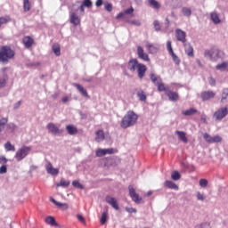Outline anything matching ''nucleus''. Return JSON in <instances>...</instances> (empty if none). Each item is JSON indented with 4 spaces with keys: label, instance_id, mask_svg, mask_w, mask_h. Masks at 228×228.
<instances>
[{
    "label": "nucleus",
    "instance_id": "1",
    "mask_svg": "<svg viewBox=\"0 0 228 228\" xmlns=\"http://www.w3.org/2000/svg\"><path fill=\"white\" fill-rule=\"evenodd\" d=\"M127 69L130 72H137L139 79H143L145 72H147V66L145 64L138 62L136 59H131L128 61Z\"/></svg>",
    "mask_w": 228,
    "mask_h": 228
},
{
    "label": "nucleus",
    "instance_id": "2",
    "mask_svg": "<svg viewBox=\"0 0 228 228\" xmlns=\"http://www.w3.org/2000/svg\"><path fill=\"white\" fill-rule=\"evenodd\" d=\"M15 57V51L12 50L10 46H2L0 48V63L6 65L10 60Z\"/></svg>",
    "mask_w": 228,
    "mask_h": 228
},
{
    "label": "nucleus",
    "instance_id": "3",
    "mask_svg": "<svg viewBox=\"0 0 228 228\" xmlns=\"http://www.w3.org/2000/svg\"><path fill=\"white\" fill-rule=\"evenodd\" d=\"M136 120H138V115L134 113V111L129 110L121 121V127H123V129H127V127L134 126Z\"/></svg>",
    "mask_w": 228,
    "mask_h": 228
},
{
    "label": "nucleus",
    "instance_id": "4",
    "mask_svg": "<svg viewBox=\"0 0 228 228\" xmlns=\"http://www.w3.org/2000/svg\"><path fill=\"white\" fill-rule=\"evenodd\" d=\"M205 57L209 58L212 61H216V58H224L225 53L224 51L218 49L217 47L211 48L210 50H206Z\"/></svg>",
    "mask_w": 228,
    "mask_h": 228
},
{
    "label": "nucleus",
    "instance_id": "5",
    "mask_svg": "<svg viewBox=\"0 0 228 228\" xmlns=\"http://www.w3.org/2000/svg\"><path fill=\"white\" fill-rule=\"evenodd\" d=\"M30 153L31 147L23 145L16 151L14 159H16V161L18 162H20L22 161V159H26V158H28V156H29Z\"/></svg>",
    "mask_w": 228,
    "mask_h": 228
},
{
    "label": "nucleus",
    "instance_id": "6",
    "mask_svg": "<svg viewBox=\"0 0 228 228\" xmlns=\"http://www.w3.org/2000/svg\"><path fill=\"white\" fill-rule=\"evenodd\" d=\"M228 115V109L227 107L219 108L213 115L215 120L220 122V120H224L225 117Z\"/></svg>",
    "mask_w": 228,
    "mask_h": 228
},
{
    "label": "nucleus",
    "instance_id": "7",
    "mask_svg": "<svg viewBox=\"0 0 228 228\" xmlns=\"http://www.w3.org/2000/svg\"><path fill=\"white\" fill-rule=\"evenodd\" d=\"M167 52L169 53L171 58H172L174 63H175V65H179L181 63V60L174 53V49H172V41H167Z\"/></svg>",
    "mask_w": 228,
    "mask_h": 228
},
{
    "label": "nucleus",
    "instance_id": "8",
    "mask_svg": "<svg viewBox=\"0 0 228 228\" xmlns=\"http://www.w3.org/2000/svg\"><path fill=\"white\" fill-rule=\"evenodd\" d=\"M8 68H3L0 70V88H4L6 86V82L8 81V75L6 71Z\"/></svg>",
    "mask_w": 228,
    "mask_h": 228
},
{
    "label": "nucleus",
    "instance_id": "9",
    "mask_svg": "<svg viewBox=\"0 0 228 228\" xmlns=\"http://www.w3.org/2000/svg\"><path fill=\"white\" fill-rule=\"evenodd\" d=\"M128 190H129V195L132 200L135 202V204H142V198L140 197V195H138V193H136V191H134V188L129 185Z\"/></svg>",
    "mask_w": 228,
    "mask_h": 228
},
{
    "label": "nucleus",
    "instance_id": "10",
    "mask_svg": "<svg viewBox=\"0 0 228 228\" xmlns=\"http://www.w3.org/2000/svg\"><path fill=\"white\" fill-rule=\"evenodd\" d=\"M69 22L73 24V26H79L81 24V19L75 12H69Z\"/></svg>",
    "mask_w": 228,
    "mask_h": 228
},
{
    "label": "nucleus",
    "instance_id": "11",
    "mask_svg": "<svg viewBox=\"0 0 228 228\" xmlns=\"http://www.w3.org/2000/svg\"><path fill=\"white\" fill-rule=\"evenodd\" d=\"M46 129L48 130V133H51V134H61V130L60 127L56 126L54 123H48Z\"/></svg>",
    "mask_w": 228,
    "mask_h": 228
},
{
    "label": "nucleus",
    "instance_id": "12",
    "mask_svg": "<svg viewBox=\"0 0 228 228\" xmlns=\"http://www.w3.org/2000/svg\"><path fill=\"white\" fill-rule=\"evenodd\" d=\"M175 37L178 42H182V44H186V32H184L181 28H176Z\"/></svg>",
    "mask_w": 228,
    "mask_h": 228
},
{
    "label": "nucleus",
    "instance_id": "13",
    "mask_svg": "<svg viewBox=\"0 0 228 228\" xmlns=\"http://www.w3.org/2000/svg\"><path fill=\"white\" fill-rule=\"evenodd\" d=\"M105 201L107 202V204L111 206L113 209H116V211H118L119 208H118V202L117 201V199L111 196H106Z\"/></svg>",
    "mask_w": 228,
    "mask_h": 228
},
{
    "label": "nucleus",
    "instance_id": "14",
    "mask_svg": "<svg viewBox=\"0 0 228 228\" xmlns=\"http://www.w3.org/2000/svg\"><path fill=\"white\" fill-rule=\"evenodd\" d=\"M175 134H176L180 142L183 143H188V134L184 131L176 130Z\"/></svg>",
    "mask_w": 228,
    "mask_h": 228
},
{
    "label": "nucleus",
    "instance_id": "15",
    "mask_svg": "<svg viewBox=\"0 0 228 228\" xmlns=\"http://www.w3.org/2000/svg\"><path fill=\"white\" fill-rule=\"evenodd\" d=\"M45 170L47 174H50V175H58V174H60V169L54 168L51 162L47 163V165L45 166Z\"/></svg>",
    "mask_w": 228,
    "mask_h": 228
},
{
    "label": "nucleus",
    "instance_id": "16",
    "mask_svg": "<svg viewBox=\"0 0 228 228\" xmlns=\"http://www.w3.org/2000/svg\"><path fill=\"white\" fill-rule=\"evenodd\" d=\"M145 48L150 53V54H156V53H158V51H159V47H158L157 45L151 44L149 42L145 43Z\"/></svg>",
    "mask_w": 228,
    "mask_h": 228
},
{
    "label": "nucleus",
    "instance_id": "17",
    "mask_svg": "<svg viewBox=\"0 0 228 228\" xmlns=\"http://www.w3.org/2000/svg\"><path fill=\"white\" fill-rule=\"evenodd\" d=\"M137 55L138 58L143 60L144 61H149L151 59L149 58V54H147L142 46L137 47Z\"/></svg>",
    "mask_w": 228,
    "mask_h": 228
},
{
    "label": "nucleus",
    "instance_id": "18",
    "mask_svg": "<svg viewBox=\"0 0 228 228\" xmlns=\"http://www.w3.org/2000/svg\"><path fill=\"white\" fill-rule=\"evenodd\" d=\"M210 20H212L213 24H221L222 19L220 18V13L216 12H210Z\"/></svg>",
    "mask_w": 228,
    "mask_h": 228
},
{
    "label": "nucleus",
    "instance_id": "19",
    "mask_svg": "<svg viewBox=\"0 0 228 228\" xmlns=\"http://www.w3.org/2000/svg\"><path fill=\"white\" fill-rule=\"evenodd\" d=\"M215 95H216V94L213 91H205L201 93L200 97L202 101H209V99H214Z\"/></svg>",
    "mask_w": 228,
    "mask_h": 228
},
{
    "label": "nucleus",
    "instance_id": "20",
    "mask_svg": "<svg viewBox=\"0 0 228 228\" xmlns=\"http://www.w3.org/2000/svg\"><path fill=\"white\" fill-rule=\"evenodd\" d=\"M106 154H113V149H98L96 151V156L98 158H102V156H106Z\"/></svg>",
    "mask_w": 228,
    "mask_h": 228
},
{
    "label": "nucleus",
    "instance_id": "21",
    "mask_svg": "<svg viewBox=\"0 0 228 228\" xmlns=\"http://www.w3.org/2000/svg\"><path fill=\"white\" fill-rule=\"evenodd\" d=\"M216 70L219 72H228V61L218 63L216 66Z\"/></svg>",
    "mask_w": 228,
    "mask_h": 228
},
{
    "label": "nucleus",
    "instance_id": "22",
    "mask_svg": "<svg viewBox=\"0 0 228 228\" xmlns=\"http://www.w3.org/2000/svg\"><path fill=\"white\" fill-rule=\"evenodd\" d=\"M166 94H167L169 101H171L172 102H175L179 101V94L177 93L170 91V89H169L167 91Z\"/></svg>",
    "mask_w": 228,
    "mask_h": 228
},
{
    "label": "nucleus",
    "instance_id": "23",
    "mask_svg": "<svg viewBox=\"0 0 228 228\" xmlns=\"http://www.w3.org/2000/svg\"><path fill=\"white\" fill-rule=\"evenodd\" d=\"M73 86H75V88L78 90L79 94H81L83 97L90 98V96L88 95V92L86 91V89H85V87H83V86L74 83Z\"/></svg>",
    "mask_w": 228,
    "mask_h": 228
},
{
    "label": "nucleus",
    "instance_id": "24",
    "mask_svg": "<svg viewBox=\"0 0 228 228\" xmlns=\"http://www.w3.org/2000/svg\"><path fill=\"white\" fill-rule=\"evenodd\" d=\"M45 222L47 225H51V227H58L59 225L58 223H56V219L52 216H46Z\"/></svg>",
    "mask_w": 228,
    "mask_h": 228
},
{
    "label": "nucleus",
    "instance_id": "25",
    "mask_svg": "<svg viewBox=\"0 0 228 228\" xmlns=\"http://www.w3.org/2000/svg\"><path fill=\"white\" fill-rule=\"evenodd\" d=\"M104 138H106V135H104V131L98 130L95 133V142L98 143H101V142H104Z\"/></svg>",
    "mask_w": 228,
    "mask_h": 228
},
{
    "label": "nucleus",
    "instance_id": "26",
    "mask_svg": "<svg viewBox=\"0 0 228 228\" xmlns=\"http://www.w3.org/2000/svg\"><path fill=\"white\" fill-rule=\"evenodd\" d=\"M184 51L187 56L193 58V46H191V45H190L189 43H184Z\"/></svg>",
    "mask_w": 228,
    "mask_h": 228
},
{
    "label": "nucleus",
    "instance_id": "27",
    "mask_svg": "<svg viewBox=\"0 0 228 228\" xmlns=\"http://www.w3.org/2000/svg\"><path fill=\"white\" fill-rule=\"evenodd\" d=\"M164 186H166V188H169V190H175V191L179 190V186H177V184H175V183L169 181V180H167L164 183Z\"/></svg>",
    "mask_w": 228,
    "mask_h": 228
},
{
    "label": "nucleus",
    "instance_id": "28",
    "mask_svg": "<svg viewBox=\"0 0 228 228\" xmlns=\"http://www.w3.org/2000/svg\"><path fill=\"white\" fill-rule=\"evenodd\" d=\"M150 77H151L152 83L156 85V86H158V85L163 81L161 79V77L156 76V74H154V73H151Z\"/></svg>",
    "mask_w": 228,
    "mask_h": 228
},
{
    "label": "nucleus",
    "instance_id": "29",
    "mask_svg": "<svg viewBox=\"0 0 228 228\" xmlns=\"http://www.w3.org/2000/svg\"><path fill=\"white\" fill-rule=\"evenodd\" d=\"M66 131L68 132V134H69L71 136H73V134H77V127H76L73 125H68L66 126Z\"/></svg>",
    "mask_w": 228,
    "mask_h": 228
},
{
    "label": "nucleus",
    "instance_id": "30",
    "mask_svg": "<svg viewBox=\"0 0 228 228\" xmlns=\"http://www.w3.org/2000/svg\"><path fill=\"white\" fill-rule=\"evenodd\" d=\"M228 102V87L223 89L222 94H221V102L222 104H225V102Z\"/></svg>",
    "mask_w": 228,
    "mask_h": 228
},
{
    "label": "nucleus",
    "instance_id": "31",
    "mask_svg": "<svg viewBox=\"0 0 228 228\" xmlns=\"http://www.w3.org/2000/svg\"><path fill=\"white\" fill-rule=\"evenodd\" d=\"M149 6L153 8L154 10H159L161 8V4L157 0H148Z\"/></svg>",
    "mask_w": 228,
    "mask_h": 228
},
{
    "label": "nucleus",
    "instance_id": "32",
    "mask_svg": "<svg viewBox=\"0 0 228 228\" xmlns=\"http://www.w3.org/2000/svg\"><path fill=\"white\" fill-rule=\"evenodd\" d=\"M195 113H197V110L194 108L182 111V115H184V117H191V115H195Z\"/></svg>",
    "mask_w": 228,
    "mask_h": 228
},
{
    "label": "nucleus",
    "instance_id": "33",
    "mask_svg": "<svg viewBox=\"0 0 228 228\" xmlns=\"http://www.w3.org/2000/svg\"><path fill=\"white\" fill-rule=\"evenodd\" d=\"M23 44L25 47H31L33 45V38H31L30 37H25L23 38Z\"/></svg>",
    "mask_w": 228,
    "mask_h": 228
},
{
    "label": "nucleus",
    "instance_id": "34",
    "mask_svg": "<svg viewBox=\"0 0 228 228\" xmlns=\"http://www.w3.org/2000/svg\"><path fill=\"white\" fill-rule=\"evenodd\" d=\"M70 182L64 179H61L60 183H56L57 188H68Z\"/></svg>",
    "mask_w": 228,
    "mask_h": 228
},
{
    "label": "nucleus",
    "instance_id": "35",
    "mask_svg": "<svg viewBox=\"0 0 228 228\" xmlns=\"http://www.w3.org/2000/svg\"><path fill=\"white\" fill-rule=\"evenodd\" d=\"M182 13L183 17H191V9L190 7H183Z\"/></svg>",
    "mask_w": 228,
    "mask_h": 228
},
{
    "label": "nucleus",
    "instance_id": "36",
    "mask_svg": "<svg viewBox=\"0 0 228 228\" xmlns=\"http://www.w3.org/2000/svg\"><path fill=\"white\" fill-rule=\"evenodd\" d=\"M4 149H5V151H6L7 152H10V151L15 152V146L12 145V143L10 142H5V144H4Z\"/></svg>",
    "mask_w": 228,
    "mask_h": 228
},
{
    "label": "nucleus",
    "instance_id": "37",
    "mask_svg": "<svg viewBox=\"0 0 228 228\" xmlns=\"http://www.w3.org/2000/svg\"><path fill=\"white\" fill-rule=\"evenodd\" d=\"M6 124H8V118H3L0 119V133H3V131H4Z\"/></svg>",
    "mask_w": 228,
    "mask_h": 228
},
{
    "label": "nucleus",
    "instance_id": "38",
    "mask_svg": "<svg viewBox=\"0 0 228 228\" xmlns=\"http://www.w3.org/2000/svg\"><path fill=\"white\" fill-rule=\"evenodd\" d=\"M137 97L139 98V100H141L142 102H145V101H147V95H145V92L143 91H139L137 93Z\"/></svg>",
    "mask_w": 228,
    "mask_h": 228
},
{
    "label": "nucleus",
    "instance_id": "39",
    "mask_svg": "<svg viewBox=\"0 0 228 228\" xmlns=\"http://www.w3.org/2000/svg\"><path fill=\"white\" fill-rule=\"evenodd\" d=\"M157 86L159 92H166L167 94V92H168L169 90L168 88H167V86H165V84H163V80L159 85H157Z\"/></svg>",
    "mask_w": 228,
    "mask_h": 228
},
{
    "label": "nucleus",
    "instance_id": "40",
    "mask_svg": "<svg viewBox=\"0 0 228 228\" xmlns=\"http://www.w3.org/2000/svg\"><path fill=\"white\" fill-rule=\"evenodd\" d=\"M171 179H173V181H179L181 179V174L177 171H173L171 174Z\"/></svg>",
    "mask_w": 228,
    "mask_h": 228
},
{
    "label": "nucleus",
    "instance_id": "41",
    "mask_svg": "<svg viewBox=\"0 0 228 228\" xmlns=\"http://www.w3.org/2000/svg\"><path fill=\"white\" fill-rule=\"evenodd\" d=\"M107 220H108V211L103 212L102 214V216L100 218V222H101L102 225H104V224H106Z\"/></svg>",
    "mask_w": 228,
    "mask_h": 228
},
{
    "label": "nucleus",
    "instance_id": "42",
    "mask_svg": "<svg viewBox=\"0 0 228 228\" xmlns=\"http://www.w3.org/2000/svg\"><path fill=\"white\" fill-rule=\"evenodd\" d=\"M23 10L24 12H29L31 10L29 0H23Z\"/></svg>",
    "mask_w": 228,
    "mask_h": 228
},
{
    "label": "nucleus",
    "instance_id": "43",
    "mask_svg": "<svg viewBox=\"0 0 228 228\" xmlns=\"http://www.w3.org/2000/svg\"><path fill=\"white\" fill-rule=\"evenodd\" d=\"M53 51L56 56H60V54H61L60 45H58V44L53 45Z\"/></svg>",
    "mask_w": 228,
    "mask_h": 228
},
{
    "label": "nucleus",
    "instance_id": "44",
    "mask_svg": "<svg viewBox=\"0 0 228 228\" xmlns=\"http://www.w3.org/2000/svg\"><path fill=\"white\" fill-rule=\"evenodd\" d=\"M10 16L0 17V28L2 24H7V22H10Z\"/></svg>",
    "mask_w": 228,
    "mask_h": 228
},
{
    "label": "nucleus",
    "instance_id": "45",
    "mask_svg": "<svg viewBox=\"0 0 228 228\" xmlns=\"http://www.w3.org/2000/svg\"><path fill=\"white\" fill-rule=\"evenodd\" d=\"M203 138L205 141H207L208 143H213V136H211L208 133L203 134Z\"/></svg>",
    "mask_w": 228,
    "mask_h": 228
},
{
    "label": "nucleus",
    "instance_id": "46",
    "mask_svg": "<svg viewBox=\"0 0 228 228\" xmlns=\"http://www.w3.org/2000/svg\"><path fill=\"white\" fill-rule=\"evenodd\" d=\"M7 129H8V131H10V133H14L15 129H17V126H15V124H13V123H9L7 125Z\"/></svg>",
    "mask_w": 228,
    "mask_h": 228
},
{
    "label": "nucleus",
    "instance_id": "47",
    "mask_svg": "<svg viewBox=\"0 0 228 228\" xmlns=\"http://www.w3.org/2000/svg\"><path fill=\"white\" fill-rule=\"evenodd\" d=\"M196 197H197V200H200L201 202H203V200H206V197L204 196V194L200 191H198L196 193Z\"/></svg>",
    "mask_w": 228,
    "mask_h": 228
},
{
    "label": "nucleus",
    "instance_id": "48",
    "mask_svg": "<svg viewBox=\"0 0 228 228\" xmlns=\"http://www.w3.org/2000/svg\"><path fill=\"white\" fill-rule=\"evenodd\" d=\"M153 26H154L155 31H161V25H159V20H154L153 21Z\"/></svg>",
    "mask_w": 228,
    "mask_h": 228
},
{
    "label": "nucleus",
    "instance_id": "49",
    "mask_svg": "<svg viewBox=\"0 0 228 228\" xmlns=\"http://www.w3.org/2000/svg\"><path fill=\"white\" fill-rule=\"evenodd\" d=\"M72 185L75 186V188H79V190H83L85 188L83 184L79 183L77 180L72 182Z\"/></svg>",
    "mask_w": 228,
    "mask_h": 228
},
{
    "label": "nucleus",
    "instance_id": "50",
    "mask_svg": "<svg viewBox=\"0 0 228 228\" xmlns=\"http://www.w3.org/2000/svg\"><path fill=\"white\" fill-rule=\"evenodd\" d=\"M134 12V9L133 7H130V8L125 10V12H123V13H125V15H132V17H133Z\"/></svg>",
    "mask_w": 228,
    "mask_h": 228
},
{
    "label": "nucleus",
    "instance_id": "51",
    "mask_svg": "<svg viewBox=\"0 0 228 228\" xmlns=\"http://www.w3.org/2000/svg\"><path fill=\"white\" fill-rule=\"evenodd\" d=\"M220 142H222V137L219 135L212 137V143H220Z\"/></svg>",
    "mask_w": 228,
    "mask_h": 228
},
{
    "label": "nucleus",
    "instance_id": "52",
    "mask_svg": "<svg viewBox=\"0 0 228 228\" xmlns=\"http://www.w3.org/2000/svg\"><path fill=\"white\" fill-rule=\"evenodd\" d=\"M195 228H210L209 223H202L201 224H197Z\"/></svg>",
    "mask_w": 228,
    "mask_h": 228
},
{
    "label": "nucleus",
    "instance_id": "53",
    "mask_svg": "<svg viewBox=\"0 0 228 228\" xmlns=\"http://www.w3.org/2000/svg\"><path fill=\"white\" fill-rule=\"evenodd\" d=\"M104 8L107 12H111L113 10V5L110 3H105Z\"/></svg>",
    "mask_w": 228,
    "mask_h": 228
},
{
    "label": "nucleus",
    "instance_id": "54",
    "mask_svg": "<svg viewBox=\"0 0 228 228\" xmlns=\"http://www.w3.org/2000/svg\"><path fill=\"white\" fill-rule=\"evenodd\" d=\"M57 208H61V209L67 210L69 209V204L59 202V205H57Z\"/></svg>",
    "mask_w": 228,
    "mask_h": 228
},
{
    "label": "nucleus",
    "instance_id": "55",
    "mask_svg": "<svg viewBox=\"0 0 228 228\" xmlns=\"http://www.w3.org/2000/svg\"><path fill=\"white\" fill-rule=\"evenodd\" d=\"M200 186L201 188H206L208 186V180L206 179H200Z\"/></svg>",
    "mask_w": 228,
    "mask_h": 228
},
{
    "label": "nucleus",
    "instance_id": "56",
    "mask_svg": "<svg viewBox=\"0 0 228 228\" xmlns=\"http://www.w3.org/2000/svg\"><path fill=\"white\" fill-rule=\"evenodd\" d=\"M82 4L83 6H86V8H90L92 6V0H84Z\"/></svg>",
    "mask_w": 228,
    "mask_h": 228
},
{
    "label": "nucleus",
    "instance_id": "57",
    "mask_svg": "<svg viewBox=\"0 0 228 228\" xmlns=\"http://www.w3.org/2000/svg\"><path fill=\"white\" fill-rule=\"evenodd\" d=\"M128 22H129V24H133L134 26H141L142 25V22H140L139 20H132Z\"/></svg>",
    "mask_w": 228,
    "mask_h": 228
},
{
    "label": "nucleus",
    "instance_id": "58",
    "mask_svg": "<svg viewBox=\"0 0 228 228\" xmlns=\"http://www.w3.org/2000/svg\"><path fill=\"white\" fill-rule=\"evenodd\" d=\"M168 28H170V20L168 18H166L164 31H168Z\"/></svg>",
    "mask_w": 228,
    "mask_h": 228
},
{
    "label": "nucleus",
    "instance_id": "59",
    "mask_svg": "<svg viewBox=\"0 0 228 228\" xmlns=\"http://www.w3.org/2000/svg\"><path fill=\"white\" fill-rule=\"evenodd\" d=\"M77 218L79 222H81V224H86V221L85 220V217H83V216L77 215Z\"/></svg>",
    "mask_w": 228,
    "mask_h": 228
},
{
    "label": "nucleus",
    "instance_id": "60",
    "mask_svg": "<svg viewBox=\"0 0 228 228\" xmlns=\"http://www.w3.org/2000/svg\"><path fill=\"white\" fill-rule=\"evenodd\" d=\"M6 172H8V168L6 167V166H1L0 174H6Z\"/></svg>",
    "mask_w": 228,
    "mask_h": 228
},
{
    "label": "nucleus",
    "instance_id": "61",
    "mask_svg": "<svg viewBox=\"0 0 228 228\" xmlns=\"http://www.w3.org/2000/svg\"><path fill=\"white\" fill-rule=\"evenodd\" d=\"M125 209L126 213H136V208H126Z\"/></svg>",
    "mask_w": 228,
    "mask_h": 228
},
{
    "label": "nucleus",
    "instance_id": "62",
    "mask_svg": "<svg viewBox=\"0 0 228 228\" xmlns=\"http://www.w3.org/2000/svg\"><path fill=\"white\" fill-rule=\"evenodd\" d=\"M0 163L4 165V163H8V159L4 156H0Z\"/></svg>",
    "mask_w": 228,
    "mask_h": 228
},
{
    "label": "nucleus",
    "instance_id": "63",
    "mask_svg": "<svg viewBox=\"0 0 228 228\" xmlns=\"http://www.w3.org/2000/svg\"><path fill=\"white\" fill-rule=\"evenodd\" d=\"M20 104H21L20 101L14 103V105H13L14 110H19V108H20Z\"/></svg>",
    "mask_w": 228,
    "mask_h": 228
},
{
    "label": "nucleus",
    "instance_id": "64",
    "mask_svg": "<svg viewBox=\"0 0 228 228\" xmlns=\"http://www.w3.org/2000/svg\"><path fill=\"white\" fill-rule=\"evenodd\" d=\"M95 6H97V8H99V6H102V0H97L95 2Z\"/></svg>",
    "mask_w": 228,
    "mask_h": 228
}]
</instances>
